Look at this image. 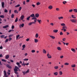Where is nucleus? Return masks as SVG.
Segmentation results:
<instances>
[{
  "instance_id": "nucleus-42",
  "label": "nucleus",
  "mask_w": 77,
  "mask_h": 77,
  "mask_svg": "<svg viewBox=\"0 0 77 77\" xmlns=\"http://www.w3.org/2000/svg\"><path fill=\"white\" fill-rule=\"evenodd\" d=\"M72 17L73 18H76V17H74V15H72Z\"/></svg>"
},
{
  "instance_id": "nucleus-5",
  "label": "nucleus",
  "mask_w": 77,
  "mask_h": 77,
  "mask_svg": "<svg viewBox=\"0 0 77 77\" xmlns=\"http://www.w3.org/2000/svg\"><path fill=\"white\" fill-rule=\"evenodd\" d=\"M4 74L5 75V77H8V76L7 75L6 72L5 70L4 71Z\"/></svg>"
},
{
  "instance_id": "nucleus-2",
  "label": "nucleus",
  "mask_w": 77,
  "mask_h": 77,
  "mask_svg": "<svg viewBox=\"0 0 77 77\" xmlns=\"http://www.w3.org/2000/svg\"><path fill=\"white\" fill-rule=\"evenodd\" d=\"M70 20L72 23H77V20L76 19H70Z\"/></svg>"
},
{
  "instance_id": "nucleus-45",
  "label": "nucleus",
  "mask_w": 77,
  "mask_h": 77,
  "mask_svg": "<svg viewBox=\"0 0 77 77\" xmlns=\"http://www.w3.org/2000/svg\"><path fill=\"white\" fill-rule=\"evenodd\" d=\"M8 40H9V39H6L5 41V43L6 42H8Z\"/></svg>"
},
{
  "instance_id": "nucleus-58",
  "label": "nucleus",
  "mask_w": 77,
  "mask_h": 77,
  "mask_svg": "<svg viewBox=\"0 0 77 77\" xmlns=\"http://www.w3.org/2000/svg\"><path fill=\"white\" fill-rule=\"evenodd\" d=\"M60 57L61 59H63V55H62L60 56Z\"/></svg>"
},
{
  "instance_id": "nucleus-21",
  "label": "nucleus",
  "mask_w": 77,
  "mask_h": 77,
  "mask_svg": "<svg viewBox=\"0 0 77 77\" xmlns=\"http://www.w3.org/2000/svg\"><path fill=\"white\" fill-rule=\"evenodd\" d=\"M37 21L38 23H39V24H41V23L42 21H41V20H37Z\"/></svg>"
},
{
  "instance_id": "nucleus-20",
  "label": "nucleus",
  "mask_w": 77,
  "mask_h": 77,
  "mask_svg": "<svg viewBox=\"0 0 77 77\" xmlns=\"http://www.w3.org/2000/svg\"><path fill=\"white\" fill-rule=\"evenodd\" d=\"M34 41H35V43H37V42H38V40L36 39H35Z\"/></svg>"
},
{
  "instance_id": "nucleus-54",
  "label": "nucleus",
  "mask_w": 77,
  "mask_h": 77,
  "mask_svg": "<svg viewBox=\"0 0 77 77\" xmlns=\"http://www.w3.org/2000/svg\"><path fill=\"white\" fill-rule=\"evenodd\" d=\"M40 2H38L37 3H36V5H40Z\"/></svg>"
},
{
  "instance_id": "nucleus-23",
  "label": "nucleus",
  "mask_w": 77,
  "mask_h": 77,
  "mask_svg": "<svg viewBox=\"0 0 77 77\" xmlns=\"http://www.w3.org/2000/svg\"><path fill=\"white\" fill-rule=\"evenodd\" d=\"M49 36H50V38H51L52 39H55V37L54 36L52 35H49Z\"/></svg>"
},
{
  "instance_id": "nucleus-53",
  "label": "nucleus",
  "mask_w": 77,
  "mask_h": 77,
  "mask_svg": "<svg viewBox=\"0 0 77 77\" xmlns=\"http://www.w3.org/2000/svg\"><path fill=\"white\" fill-rule=\"evenodd\" d=\"M72 11H73V10L72 9L71 10H70L69 11V12H72Z\"/></svg>"
},
{
  "instance_id": "nucleus-31",
  "label": "nucleus",
  "mask_w": 77,
  "mask_h": 77,
  "mask_svg": "<svg viewBox=\"0 0 77 77\" xmlns=\"http://www.w3.org/2000/svg\"><path fill=\"white\" fill-rule=\"evenodd\" d=\"M30 16H29V17H27L26 18L27 20L29 21L30 19Z\"/></svg>"
},
{
  "instance_id": "nucleus-12",
  "label": "nucleus",
  "mask_w": 77,
  "mask_h": 77,
  "mask_svg": "<svg viewBox=\"0 0 77 77\" xmlns=\"http://www.w3.org/2000/svg\"><path fill=\"white\" fill-rule=\"evenodd\" d=\"M71 50H72V51H73V53H75V49H74V48H71Z\"/></svg>"
},
{
  "instance_id": "nucleus-3",
  "label": "nucleus",
  "mask_w": 77,
  "mask_h": 77,
  "mask_svg": "<svg viewBox=\"0 0 77 77\" xmlns=\"http://www.w3.org/2000/svg\"><path fill=\"white\" fill-rule=\"evenodd\" d=\"M29 72V70L28 69L26 71V72L23 71L22 72L23 73V75H25V74H26V73H28V72Z\"/></svg>"
},
{
  "instance_id": "nucleus-60",
  "label": "nucleus",
  "mask_w": 77,
  "mask_h": 77,
  "mask_svg": "<svg viewBox=\"0 0 77 77\" xmlns=\"http://www.w3.org/2000/svg\"><path fill=\"white\" fill-rule=\"evenodd\" d=\"M35 19H36V17H35L32 18V20H35Z\"/></svg>"
},
{
  "instance_id": "nucleus-26",
  "label": "nucleus",
  "mask_w": 77,
  "mask_h": 77,
  "mask_svg": "<svg viewBox=\"0 0 77 77\" xmlns=\"http://www.w3.org/2000/svg\"><path fill=\"white\" fill-rule=\"evenodd\" d=\"M73 11L74 12L77 13V9H73Z\"/></svg>"
},
{
  "instance_id": "nucleus-56",
  "label": "nucleus",
  "mask_w": 77,
  "mask_h": 77,
  "mask_svg": "<svg viewBox=\"0 0 77 77\" xmlns=\"http://www.w3.org/2000/svg\"><path fill=\"white\" fill-rule=\"evenodd\" d=\"M60 35H63V33H62V32H60Z\"/></svg>"
},
{
  "instance_id": "nucleus-34",
  "label": "nucleus",
  "mask_w": 77,
  "mask_h": 77,
  "mask_svg": "<svg viewBox=\"0 0 77 77\" xmlns=\"http://www.w3.org/2000/svg\"><path fill=\"white\" fill-rule=\"evenodd\" d=\"M22 9V7H20L19 8V11H21Z\"/></svg>"
},
{
  "instance_id": "nucleus-30",
  "label": "nucleus",
  "mask_w": 77,
  "mask_h": 77,
  "mask_svg": "<svg viewBox=\"0 0 77 77\" xmlns=\"http://www.w3.org/2000/svg\"><path fill=\"white\" fill-rule=\"evenodd\" d=\"M20 35H18L16 36V39H17L18 38H19V37H20Z\"/></svg>"
},
{
  "instance_id": "nucleus-40",
  "label": "nucleus",
  "mask_w": 77,
  "mask_h": 77,
  "mask_svg": "<svg viewBox=\"0 0 77 77\" xmlns=\"http://www.w3.org/2000/svg\"><path fill=\"white\" fill-rule=\"evenodd\" d=\"M18 17H17L16 18V19L15 20V23H17V21H18Z\"/></svg>"
},
{
  "instance_id": "nucleus-17",
  "label": "nucleus",
  "mask_w": 77,
  "mask_h": 77,
  "mask_svg": "<svg viewBox=\"0 0 77 77\" xmlns=\"http://www.w3.org/2000/svg\"><path fill=\"white\" fill-rule=\"evenodd\" d=\"M62 29H67V27L66 26H63Z\"/></svg>"
},
{
  "instance_id": "nucleus-22",
  "label": "nucleus",
  "mask_w": 77,
  "mask_h": 77,
  "mask_svg": "<svg viewBox=\"0 0 77 77\" xmlns=\"http://www.w3.org/2000/svg\"><path fill=\"white\" fill-rule=\"evenodd\" d=\"M63 17H58V19L60 20L61 19H63Z\"/></svg>"
},
{
  "instance_id": "nucleus-48",
  "label": "nucleus",
  "mask_w": 77,
  "mask_h": 77,
  "mask_svg": "<svg viewBox=\"0 0 77 77\" xmlns=\"http://www.w3.org/2000/svg\"><path fill=\"white\" fill-rule=\"evenodd\" d=\"M22 47L23 48H24L26 47V45H23V46Z\"/></svg>"
},
{
  "instance_id": "nucleus-27",
  "label": "nucleus",
  "mask_w": 77,
  "mask_h": 77,
  "mask_svg": "<svg viewBox=\"0 0 77 77\" xmlns=\"http://www.w3.org/2000/svg\"><path fill=\"white\" fill-rule=\"evenodd\" d=\"M30 17H35V14H32L30 15Z\"/></svg>"
},
{
  "instance_id": "nucleus-44",
  "label": "nucleus",
  "mask_w": 77,
  "mask_h": 77,
  "mask_svg": "<svg viewBox=\"0 0 77 77\" xmlns=\"http://www.w3.org/2000/svg\"><path fill=\"white\" fill-rule=\"evenodd\" d=\"M2 60L3 62H6V60H5L4 59H2Z\"/></svg>"
},
{
  "instance_id": "nucleus-35",
  "label": "nucleus",
  "mask_w": 77,
  "mask_h": 77,
  "mask_svg": "<svg viewBox=\"0 0 77 77\" xmlns=\"http://www.w3.org/2000/svg\"><path fill=\"white\" fill-rule=\"evenodd\" d=\"M64 65H69V63H64Z\"/></svg>"
},
{
  "instance_id": "nucleus-41",
  "label": "nucleus",
  "mask_w": 77,
  "mask_h": 77,
  "mask_svg": "<svg viewBox=\"0 0 77 77\" xmlns=\"http://www.w3.org/2000/svg\"><path fill=\"white\" fill-rule=\"evenodd\" d=\"M0 37L1 38H3L4 37H5V35H1Z\"/></svg>"
},
{
  "instance_id": "nucleus-1",
  "label": "nucleus",
  "mask_w": 77,
  "mask_h": 77,
  "mask_svg": "<svg viewBox=\"0 0 77 77\" xmlns=\"http://www.w3.org/2000/svg\"><path fill=\"white\" fill-rule=\"evenodd\" d=\"M14 73L16 74H18V71H21V69L19 68L18 66H16L14 67Z\"/></svg>"
},
{
  "instance_id": "nucleus-9",
  "label": "nucleus",
  "mask_w": 77,
  "mask_h": 77,
  "mask_svg": "<svg viewBox=\"0 0 77 77\" xmlns=\"http://www.w3.org/2000/svg\"><path fill=\"white\" fill-rule=\"evenodd\" d=\"M33 24H35V22H31L30 23H29L28 24V25L29 26H31V25Z\"/></svg>"
},
{
  "instance_id": "nucleus-51",
  "label": "nucleus",
  "mask_w": 77,
  "mask_h": 77,
  "mask_svg": "<svg viewBox=\"0 0 77 77\" xmlns=\"http://www.w3.org/2000/svg\"><path fill=\"white\" fill-rule=\"evenodd\" d=\"M22 66H25L26 65V63H23L22 64Z\"/></svg>"
},
{
  "instance_id": "nucleus-18",
  "label": "nucleus",
  "mask_w": 77,
  "mask_h": 77,
  "mask_svg": "<svg viewBox=\"0 0 77 77\" xmlns=\"http://www.w3.org/2000/svg\"><path fill=\"white\" fill-rule=\"evenodd\" d=\"M39 14H35V16L36 18H38V17H39Z\"/></svg>"
},
{
  "instance_id": "nucleus-62",
  "label": "nucleus",
  "mask_w": 77,
  "mask_h": 77,
  "mask_svg": "<svg viewBox=\"0 0 77 77\" xmlns=\"http://www.w3.org/2000/svg\"><path fill=\"white\" fill-rule=\"evenodd\" d=\"M16 64L18 66L19 65H20V64L19 62H17L16 63Z\"/></svg>"
},
{
  "instance_id": "nucleus-50",
  "label": "nucleus",
  "mask_w": 77,
  "mask_h": 77,
  "mask_svg": "<svg viewBox=\"0 0 77 77\" xmlns=\"http://www.w3.org/2000/svg\"><path fill=\"white\" fill-rule=\"evenodd\" d=\"M23 60L27 61V60H29V59H23Z\"/></svg>"
},
{
  "instance_id": "nucleus-28",
  "label": "nucleus",
  "mask_w": 77,
  "mask_h": 77,
  "mask_svg": "<svg viewBox=\"0 0 77 77\" xmlns=\"http://www.w3.org/2000/svg\"><path fill=\"white\" fill-rule=\"evenodd\" d=\"M14 14H12L11 16V18H14Z\"/></svg>"
},
{
  "instance_id": "nucleus-55",
  "label": "nucleus",
  "mask_w": 77,
  "mask_h": 77,
  "mask_svg": "<svg viewBox=\"0 0 77 77\" xmlns=\"http://www.w3.org/2000/svg\"><path fill=\"white\" fill-rule=\"evenodd\" d=\"M37 21V18H36V19H35L34 20V22H35V23H36Z\"/></svg>"
},
{
  "instance_id": "nucleus-8",
  "label": "nucleus",
  "mask_w": 77,
  "mask_h": 77,
  "mask_svg": "<svg viewBox=\"0 0 77 77\" xmlns=\"http://www.w3.org/2000/svg\"><path fill=\"white\" fill-rule=\"evenodd\" d=\"M1 4L2 8H5V3L4 2H2Z\"/></svg>"
},
{
  "instance_id": "nucleus-16",
  "label": "nucleus",
  "mask_w": 77,
  "mask_h": 77,
  "mask_svg": "<svg viewBox=\"0 0 77 77\" xmlns=\"http://www.w3.org/2000/svg\"><path fill=\"white\" fill-rule=\"evenodd\" d=\"M43 52L44 54H46V53H47V51H46L45 49L43 50Z\"/></svg>"
},
{
  "instance_id": "nucleus-36",
  "label": "nucleus",
  "mask_w": 77,
  "mask_h": 77,
  "mask_svg": "<svg viewBox=\"0 0 77 77\" xmlns=\"http://www.w3.org/2000/svg\"><path fill=\"white\" fill-rule=\"evenodd\" d=\"M20 5L18 4V5L15 6V8H18V7H20Z\"/></svg>"
},
{
  "instance_id": "nucleus-38",
  "label": "nucleus",
  "mask_w": 77,
  "mask_h": 77,
  "mask_svg": "<svg viewBox=\"0 0 77 77\" xmlns=\"http://www.w3.org/2000/svg\"><path fill=\"white\" fill-rule=\"evenodd\" d=\"M61 25L62 26H65V24L64 23H61Z\"/></svg>"
},
{
  "instance_id": "nucleus-6",
  "label": "nucleus",
  "mask_w": 77,
  "mask_h": 77,
  "mask_svg": "<svg viewBox=\"0 0 77 77\" xmlns=\"http://www.w3.org/2000/svg\"><path fill=\"white\" fill-rule=\"evenodd\" d=\"M24 18V15L23 14L22 15V16H21L20 19L21 20H23Z\"/></svg>"
},
{
  "instance_id": "nucleus-25",
  "label": "nucleus",
  "mask_w": 77,
  "mask_h": 77,
  "mask_svg": "<svg viewBox=\"0 0 77 77\" xmlns=\"http://www.w3.org/2000/svg\"><path fill=\"white\" fill-rule=\"evenodd\" d=\"M72 68H75V65L73 64L71 65Z\"/></svg>"
},
{
  "instance_id": "nucleus-19",
  "label": "nucleus",
  "mask_w": 77,
  "mask_h": 77,
  "mask_svg": "<svg viewBox=\"0 0 77 77\" xmlns=\"http://www.w3.org/2000/svg\"><path fill=\"white\" fill-rule=\"evenodd\" d=\"M24 26V23H22L21 25H20V27H23Z\"/></svg>"
},
{
  "instance_id": "nucleus-24",
  "label": "nucleus",
  "mask_w": 77,
  "mask_h": 77,
  "mask_svg": "<svg viewBox=\"0 0 77 77\" xmlns=\"http://www.w3.org/2000/svg\"><path fill=\"white\" fill-rule=\"evenodd\" d=\"M54 75H57L58 74V72H54Z\"/></svg>"
},
{
  "instance_id": "nucleus-11",
  "label": "nucleus",
  "mask_w": 77,
  "mask_h": 77,
  "mask_svg": "<svg viewBox=\"0 0 77 77\" xmlns=\"http://www.w3.org/2000/svg\"><path fill=\"white\" fill-rule=\"evenodd\" d=\"M48 8H49V9H53V6L51 5H50L48 7Z\"/></svg>"
},
{
  "instance_id": "nucleus-10",
  "label": "nucleus",
  "mask_w": 77,
  "mask_h": 77,
  "mask_svg": "<svg viewBox=\"0 0 77 77\" xmlns=\"http://www.w3.org/2000/svg\"><path fill=\"white\" fill-rule=\"evenodd\" d=\"M7 27H9V25H6L3 26V29H6Z\"/></svg>"
},
{
  "instance_id": "nucleus-59",
  "label": "nucleus",
  "mask_w": 77,
  "mask_h": 77,
  "mask_svg": "<svg viewBox=\"0 0 77 77\" xmlns=\"http://www.w3.org/2000/svg\"><path fill=\"white\" fill-rule=\"evenodd\" d=\"M9 41H11V40H12V38H9Z\"/></svg>"
},
{
  "instance_id": "nucleus-61",
  "label": "nucleus",
  "mask_w": 77,
  "mask_h": 77,
  "mask_svg": "<svg viewBox=\"0 0 77 77\" xmlns=\"http://www.w3.org/2000/svg\"><path fill=\"white\" fill-rule=\"evenodd\" d=\"M65 40H66V38H65L63 39V41H65Z\"/></svg>"
},
{
  "instance_id": "nucleus-57",
  "label": "nucleus",
  "mask_w": 77,
  "mask_h": 77,
  "mask_svg": "<svg viewBox=\"0 0 77 77\" xmlns=\"http://www.w3.org/2000/svg\"><path fill=\"white\" fill-rule=\"evenodd\" d=\"M1 18H5V16L3 15H2L1 16Z\"/></svg>"
},
{
  "instance_id": "nucleus-14",
  "label": "nucleus",
  "mask_w": 77,
  "mask_h": 77,
  "mask_svg": "<svg viewBox=\"0 0 77 77\" xmlns=\"http://www.w3.org/2000/svg\"><path fill=\"white\" fill-rule=\"evenodd\" d=\"M53 32H54V33H57V32H58V30L54 29L53 30Z\"/></svg>"
},
{
  "instance_id": "nucleus-63",
  "label": "nucleus",
  "mask_w": 77,
  "mask_h": 77,
  "mask_svg": "<svg viewBox=\"0 0 77 77\" xmlns=\"http://www.w3.org/2000/svg\"><path fill=\"white\" fill-rule=\"evenodd\" d=\"M3 55L2 54H0V57H3Z\"/></svg>"
},
{
  "instance_id": "nucleus-29",
  "label": "nucleus",
  "mask_w": 77,
  "mask_h": 77,
  "mask_svg": "<svg viewBox=\"0 0 77 77\" xmlns=\"http://www.w3.org/2000/svg\"><path fill=\"white\" fill-rule=\"evenodd\" d=\"M59 75H62L63 73L62 71H60L59 72Z\"/></svg>"
},
{
  "instance_id": "nucleus-33",
  "label": "nucleus",
  "mask_w": 77,
  "mask_h": 77,
  "mask_svg": "<svg viewBox=\"0 0 77 77\" xmlns=\"http://www.w3.org/2000/svg\"><path fill=\"white\" fill-rule=\"evenodd\" d=\"M14 13H17V14H18V11H17V10H16L14 11Z\"/></svg>"
},
{
  "instance_id": "nucleus-43",
  "label": "nucleus",
  "mask_w": 77,
  "mask_h": 77,
  "mask_svg": "<svg viewBox=\"0 0 77 77\" xmlns=\"http://www.w3.org/2000/svg\"><path fill=\"white\" fill-rule=\"evenodd\" d=\"M4 12L5 13H7L8 12V11L7 9H5L4 10Z\"/></svg>"
},
{
  "instance_id": "nucleus-64",
  "label": "nucleus",
  "mask_w": 77,
  "mask_h": 77,
  "mask_svg": "<svg viewBox=\"0 0 77 77\" xmlns=\"http://www.w3.org/2000/svg\"><path fill=\"white\" fill-rule=\"evenodd\" d=\"M0 49H3V47H2V46L0 47Z\"/></svg>"
},
{
  "instance_id": "nucleus-37",
  "label": "nucleus",
  "mask_w": 77,
  "mask_h": 77,
  "mask_svg": "<svg viewBox=\"0 0 77 77\" xmlns=\"http://www.w3.org/2000/svg\"><path fill=\"white\" fill-rule=\"evenodd\" d=\"M58 68H59V67L58 66H55L54 67V68L55 69H58Z\"/></svg>"
},
{
  "instance_id": "nucleus-52",
  "label": "nucleus",
  "mask_w": 77,
  "mask_h": 77,
  "mask_svg": "<svg viewBox=\"0 0 77 77\" xmlns=\"http://www.w3.org/2000/svg\"><path fill=\"white\" fill-rule=\"evenodd\" d=\"M14 27H15V26L14 25H12L11 26V29H14Z\"/></svg>"
},
{
  "instance_id": "nucleus-13",
  "label": "nucleus",
  "mask_w": 77,
  "mask_h": 77,
  "mask_svg": "<svg viewBox=\"0 0 77 77\" xmlns=\"http://www.w3.org/2000/svg\"><path fill=\"white\" fill-rule=\"evenodd\" d=\"M9 55H7L5 56V58L6 59H9Z\"/></svg>"
},
{
  "instance_id": "nucleus-39",
  "label": "nucleus",
  "mask_w": 77,
  "mask_h": 77,
  "mask_svg": "<svg viewBox=\"0 0 77 77\" xmlns=\"http://www.w3.org/2000/svg\"><path fill=\"white\" fill-rule=\"evenodd\" d=\"M56 11H60V9L59 8H56Z\"/></svg>"
},
{
  "instance_id": "nucleus-15",
  "label": "nucleus",
  "mask_w": 77,
  "mask_h": 77,
  "mask_svg": "<svg viewBox=\"0 0 77 77\" xmlns=\"http://www.w3.org/2000/svg\"><path fill=\"white\" fill-rule=\"evenodd\" d=\"M57 49L58 50H59V51H61V50L62 49L60 47H57Z\"/></svg>"
},
{
  "instance_id": "nucleus-47",
  "label": "nucleus",
  "mask_w": 77,
  "mask_h": 77,
  "mask_svg": "<svg viewBox=\"0 0 77 77\" xmlns=\"http://www.w3.org/2000/svg\"><path fill=\"white\" fill-rule=\"evenodd\" d=\"M50 25L52 26H54V24H53V23H50Z\"/></svg>"
},
{
  "instance_id": "nucleus-4",
  "label": "nucleus",
  "mask_w": 77,
  "mask_h": 77,
  "mask_svg": "<svg viewBox=\"0 0 77 77\" xmlns=\"http://www.w3.org/2000/svg\"><path fill=\"white\" fill-rule=\"evenodd\" d=\"M47 56L48 59H51V56L49 54V53H48V52L47 54Z\"/></svg>"
},
{
  "instance_id": "nucleus-7",
  "label": "nucleus",
  "mask_w": 77,
  "mask_h": 77,
  "mask_svg": "<svg viewBox=\"0 0 77 77\" xmlns=\"http://www.w3.org/2000/svg\"><path fill=\"white\" fill-rule=\"evenodd\" d=\"M6 66L7 67V68H9L10 69H11L12 68V67H11V66L9 64H7L6 65Z\"/></svg>"
},
{
  "instance_id": "nucleus-49",
  "label": "nucleus",
  "mask_w": 77,
  "mask_h": 77,
  "mask_svg": "<svg viewBox=\"0 0 77 77\" xmlns=\"http://www.w3.org/2000/svg\"><path fill=\"white\" fill-rule=\"evenodd\" d=\"M31 52L32 53H35V50H32L31 51Z\"/></svg>"
},
{
  "instance_id": "nucleus-46",
  "label": "nucleus",
  "mask_w": 77,
  "mask_h": 77,
  "mask_svg": "<svg viewBox=\"0 0 77 77\" xmlns=\"http://www.w3.org/2000/svg\"><path fill=\"white\" fill-rule=\"evenodd\" d=\"M67 3V2H66V1H63V3L64 5H65V3Z\"/></svg>"
},
{
  "instance_id": "nucleus-32",
  "label": "nucleus",
  "mask_w": 77,
  "mask_h": 77,
  "mask_svg": "<svg viewBox=\"0 0 77 77\" xmlns=\"http://www.w3.org/2000/svg\"><path fill=\"white\" fill-rule=\"evenodd\" d=\"M38 36H39V35H38V33H36L35 34V38H37L38 37Z\"/></svg>"
}]
</instances>
